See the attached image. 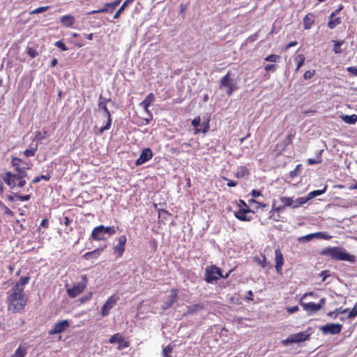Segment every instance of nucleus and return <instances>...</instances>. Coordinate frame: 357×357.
Segmentation results:
<instances>
[{"instance_id":"nucleus-43","label":"nucleus","mask_w":357,"mask_h":357,"mask_svg":"<svg viewBox=\"0 0 357 357\" xmlns=\"http://www.w3.org/2000/svg\"><path fill=\"white\" fill-rule=\"evenodd\" d=\"M122 0H115L110 3H106L104 6L105 8L107 9V12L108 11L109 8H114L117 6H119Z\"/></svg>"},{"instance_id":"nucleus-39","label":"nucleus","mask_w":357,"mask_h":357,"mask_svg":"<svg viewBox=\"0 0 357 357\" xmlns=\"http://www.w3.org/2000/svg\"><path fill=\"white\" fill-rule=\"evenodd\" d=\"M333 51L335 54H339L342 52V50L340 49V46L343 44V40H333Z\"/></svg>"},{"instance_id":"nucleus-36","label":"nucleus","mask_w":357,"mask_h":357,"mask_svg":"<svg viewBox=\"0 0 357 357\" xmlns=\"http://www.w3.org/2000/svg\"><path fill=\"white\" fill-rule=\"evenodd\" d=\"M312 235V239L314 238H321V239H330L331 238L326 232L319 231L316 233L310 234Z\"/></svg>"},{"instance_id":"nucleus-20","label":"nucleus","mask_w":357,"mask_h":357,"mask_svg":"<svg viewBox=\"0 0 357 357\" xmlns=\"http://www.w3.org/2000/svg\"><path fill=\"white\" fill-rule=\"evenodd\" d=\"M314 23V15L312 13H307L303 17V26L305 29H310Z\"/></svg>"},{"instance_id":"nucleus-64","label":"nucleus","mask_w":357,"mask_h":357,"mask_svg":"<svg viewBox=\"0 0 357 357\" xmlns=\"http://www.w3.org/2000/svg\"><path fill=\"white\" fill-rule=\"evenodd\" d=\"M250 195L253 198H257L261 195V192L257 190H252Z\"/></svg>"},{"instance_id":"nucleus-35","label":"nucleus","mask_w":357,"mask_h":357,"mask_svg":"<svg viewBox=\"0 0 357 357\" xmlns=\"http://www.w3.org/2000/svg\"><path fill=\"white\" fill-rule=\"evenodd\" d=\"M204 304H202V303H197V304L193 305L188 308V314H194V313L204 309Z\"/></svg>"},{"instance_id":"nucleus-42","label":"nucleus","mask_w":357,"mask_h":357,"mask_svg":"<svg viewBox=\"0 0 357 357\" xmlns=\"http://www.w3.org/2000/svg\"><path fill=\"white\" fill-rule=\"evenodd\" d=\"M280 59V56L279 55L273 54H270V55L267 56L264 59V60L266 61H268V62L276 63Z\"/></svg>"},{"instance_id":"nucleus-41","label":"nucleus","mask_w":357,"mask_h":357,"mask_svg":"<svg viewBox=\"0 0 357 357\" xmlns=\"http://www.w3.org/2000/svg\"><path fill=\"white\" fill-rule=\"evenodd\" d=\"M268 218L271 220H273L275 222H279L280 221V218H281V216H280V214H278V213H277L276 211H273L272 209L269 212V216Z\"/></svg>"},{"instance_id":"nucleus-32","label":"nucleus","mask_w":357,"mask_h":357,"mask_svg":"<svg viewBox=\"0 0 357 357\" xmlns=\"http://www.w3.org/2000/svg\"><path fill=\"white\" fill-rule=\"evenodd\" d=\"M280 201L282 202V205L287 207H291L293 206V198L289 197H280Z\"/></svg>"},{"instance_id":"nucleus-19","label":"nucleus","mask_w":357,"mask_h":357,"mask_svg":"<svg viewBox=\"0 0 357 357\" xmlns=\"http://www.w3.org/2000/svg\"><path fill=\"white\" fill-rule=\"evenodd\" d=\"M60 22L63 26L68 28L72 27L74 25L75 19L73 15L69 14L61 17Z\"/></svg>"},{"instance_id":"nucleus-44","label":"nucleus","mask_w":357,"mask_h":357,"mask_svg":"<svg viewBox=\"0 0 357 357\" xmlns=\"http://www.w3.org/2000/svg\"><path fill=\"white\" fill-rule=\"evenodd\" d=\"M50 8V6H41L38 7L30 12L31 15L38 14L47 11Z\"/></svg>"},{"instance_id":"nucleus-46","label":"nucleus","mask_w":357,"mask_h":357,"mask_svg":"<svg viewBox=\"0 0 357 357\" xmlns=\"http://www.w3.org/2000/svg\"><path fill=\"white\" fill-rule=\"evenodd\" d=\"M357 316V303L355 304L351 310L349 312L347 317L349 319H353Z\"/></svg>"},{"instance_id":"nucleus-10","label":"nucleus","mask_w":357,"mask_h":357,"mask_svg":"<svg viewBox=\"0 0 357 357\" xmlns=\"http://www.w3.org/2000/svg\"><path fill=\"white\" fill-rule=\"evenodd\" d=\"M310 334L306 332H299L298 333L289 335L286 340H282V343H296L305 341L309 339Z\"/></svg>"},{"instance_id":"nucleus-34","label":"nucleus","mask_w":357,"mask_h":357,"mask_svg":"<svg viewBox=\"0 0 357 357\" xmlns=\"http://www.w3.org/2000/svg\"><path fill=\"white\" fill-rule=\"evenodd\" d=\"M262 259H260L259 257L255 256L253 258V260L257 262L261 268H264L266 267V257L265 255H261Z\"/></svg>"},{"instance_id":"nucleus-62","label":"nucleus","mask_w":357,"mask_h":357,"mask_svg":"<svg viewBox=\"0 0 357 357\" xmlns=\"http://www.w3.org/2000/svg\"><path fill=\"white\" fill-rule=\"evenodd\" d=\"M339 314H341V313L338 312L337 308L334 311H331V312H328L327 315L328 317H331L336 318Z\"/></svg>"},{"instance_id":"nucleus-29","label":"nucleus","mask_w":357,"mask_h":357,"mask_svg":"<svg viewBox=\"0 0 357 357\" xmlns=\"http://www.w3.org/2000/svg\"><path fill=\"white\" fill-rule=\"evenodd\" d=\"M326 186H325L322 190H313L310 192L308 193V195L306 196L308 201L317 196H319L322 194H324L326 190Z\"/></svg>"},{"instance_id":"nucleus-4","label":"nucleus","mask_w":357,"mask_h":357,"mask_svg":"<svg viewBox=\"0 0 357 357\" xmlns=\"http://www.w3.org/2000/svg\"><path fill=\"white\" fill-rule=\"evenodd\" d=\"M82 281L75 284L71 288L67 289V294L71 298L77 297L81 294L86 288L88 284V278L86 275H82Z\"/></svg>"},{"instance_id":"nucleus-28","label":"nucleus","mask_w":357,"mask_h":357,"mask_svg":"<svg viewBox=\"0 0 357 357\" xmlns=\"http://www.w3.org/2000/svg\"><path fill=\"white\" fill-rule=\"evenodd\" d=\"M307 202H308V199H307V197H298V198L296 199L295 200L293 199L294 204H293V206H291V207L294 208H298L301 206L307 203Z\"/></svg>"},{"instance_id":"nucleus-13","label":"nucleus","mask_w":357,"mask_h":357,"mask_svg":"<svg viewBox=\"0 0 357 357\" xmlns=\"http://www.w3.org/2000/svg\"><path fill=\"white\" fill-rule=\"evenodd\" d=\"M153 152L150 148L142 150L139 157L135 161L136 166H140L153 158Z\"/></svg>"},{"instance_id":"nucleus-11","label":"nucleus","mask_w":357,"mask_h":357,"mask_svg":"<svg viewBox=\"0 0 357 357\" xmlns=\"http://www.w3.org/2000/svg\"><path fill=\"white\" fill-rule=\"evenodd\" d=\"M342 328L340 324H327L321 327V331L324 334L337 335L339 334Z\"/></svg>"},{"instance_id":"nucleus-26","label":"nucleus","mask_w":357,"mask_h":357,"mask_svg":"<svg viewBox=\"0 0 357 357\" xmlns=\"http://www.w3.org/2000/svg\"><path fill=\"white\" fill-rule=\"evenodd\" d=\"M133 1H134L132 0H126L114 14V19H118L120 17L121 14L125 10V9Z\"/></svg>"},{"instance_id":"nucleus-57","label":"nucleus","mask_w":357,"mask_h":357,"mask_svg":"<svg viewBox=\"0 0 357 357\" xmlns=\"http://www.w3.org/2000/svg\"><path fill=\"white\" fill-rule=\"evenodd\" d=\"M4 213L7 215L13 217L14 215L13 211H12L8 206L3 205Z\"/></svg>"},{"instance_id":"nucleus-63","label":"nucleus","mask_w":357,"mask_h":357,"mask_svg":"<svg viewBox=\"0 0 357 357\" xmlns=\"http://www.w3.org/2000/svg\"><path fill=\"white\" fill-rule=\"evenodd\" d=\"M308 165H316L321 162V160H315L313 158H309L307 160Z\"/></svg>"},{"instance_id":"nucleus-53","label":"nucleus","mask_w":357,"mask_h":357,"mask_svg":"<svg viewBox=\"0 0 357 357\" xmlns=\"http://www.w3.org/2000/svg\"><path fill=\"white\" fill-rule=\"evenodd\" d=\"M312 240V235H310V234H307L305 236H301L298 238V241L299 242H307V241H310Z\"/></svg>"},{"instance_id":"nucleus-37","label":"nucleus","mask_w":357,"mask_h":357,"mask_svg":"<svg viewBox=\"0 0 357 357\" xmlns=\"http://www.w3.org/2000/svg\"><path fill=\"white\" fill-rule=\"evenodd\" d=\"M342 119L344 122L349 124H354L357 121V115H345L342 117Z\"/></svg>"},{"instance_id":"nucleus-14","label":"nucleus","mask_w":357,"mask_h":357,"mask_svg":"<svg viewBox=\"0 0 357 357\" xmlns=\"http://www.w3.org/2000/svg\"><path fill=\"white\" fill-rule=\"evenodd\" d=\"M255 213V212L250 208H239L234 212V216L241 221L248 222L252 220V217L249 213Z\"/></svg>"},{"instance_id":"nucleus-60","label":"nucleus","mask_w":357,"mask_h":357,"mask_svg":"<svg viewBox=\"0 0 357 357\" xmlns=\"http://www.w3.org/2000/svg\"><path fill=\"white\" fill-rule=\"evenodd\" d=\"M172 352V348L169 346L166 347L163 349V354L165 357H172L171 356H169V353Z\"/></svg>"},{"instance_id":"nucleus-5","label":"nucleus","mask_w":357,"mask_h":357,"mask_svg":"<svg viewBox=\"0 0 357 357\" xmlns=\"http://www.w3.org/2000/svg\"><path fill=\"white\" fill-rule=\"evenodd\" d=\"M220 277H222V270L215 265H211L206 267L204 274V280L207 283H213Z\"/></svg>"},{"instance_id":"nucleus-55","label":"nucleus","mask_w":357,"mask_h":357,"mask_svg":"<svg viewBox=\"0 0 357 357\" xmlns=\"http://www.w3.org/2000/svg\"><path fill=\"white\" fill-rule=\"evenodd\" d=\"M286 310L289 314H293L298 312L299 310V307L298 306L295 305L292 307H287Z\"/></svg>"},{"instance_id":"nucleus-21","label":"nucleus","mask_w":357,"mask_h":357,"mask_svg":"<svg viewBox=\"0 0 357 357\" xmlns=\"http://www.w3.org/2000/svg\"><path fill=\"white\" fill-rule=\"evenodd\" d=\"M28 347L20 344L10 357H25L27 354Z\"/></svg>"},{"instance_id":"nucleus-12","label":"nucleus","mask_w":357,"mask_h":357,"mask_svg":"<svg viewBox=\"0 0 357 357\" xmlns=\"http://www.w3.org/2000/svg\"><path fill=\"white\" fill-rule=\"evenodd\" d=\"M178 290L177 289H172L170 290V295L168 296L167 300L163 303L162 309L166 310L172 307L173 304L178 300Z\"/></svg>"},{"instance_id":"nucleus-15","label":"nucleus","mask_w":357,"mask_h":357,"mask_svg":"<svg viewBox=\"0 0 357 357\" xmlns=\"http://www.w3.org/2000/svg\"><path fill=\"white\" fill-rule=\"evenodd\" d=\"M69 326L70 324L68 320H63L56 323L54 327L49 331L48 333L50 335L61 333L65 331L69 327Z\"/></svg>"},{"instance_id":"nucleus-2","label":"nucleus","mask_w":357,"mask_h":357,"mask_svg":"<svg viewBox=\"0 0 357 357\" xmlns=\"http://www.w3.org/2000/svg\"><path fill=\"white\" fill-rule=\"evenodd\" d=\"M22 162V160L21 158L12 157L11 164L17 173L13 174L10 172L5 173L3 180L11 189L15 187L22 188L26 185V182L24 178L27 176V174L20 167Z\"/></svg>"},{"instance_id":"nucleus-30","label":"nucleus","mask_w":357,"mask_h":357,"mask_svg":"<svg viewBox=\"0 0 357 357\" xmlns=\"http://www.w3.org/2000/svg\"><path fill=\"white\" fill-rule=\"evenodd\" d=\"M328 26L329 29H333L335 28L337 25L340 24L342 21L340 17H333L332 19H328Z\"/></svg>"},{"instance_id":"nucleus-22","label":"nucleus","mask_w":357,"mask_h":357,"mask_svg":"<svg viewBox=\"0 0 357 357\" xmlns=\"http://www.w3.org/2000/svg\"><path fill=\"white\" fill-rule=\"evenodd\" d=\"M109 101H110L109 98H105L100 95L98 99V109L102 110L104 112H107L109 109L107 108V104Z\"/></svg>"},{"instance_id":"nucleus-23","label":"nucleus","mask_w":357,"mask_h":357,"mask_svg":"<svg viewBox=\"0 0 357 357\" xmlns=\"http://www.w3.org/2000/svg\"><path fill=\"white\" fill-rule=\"evenodd\" d=\"M155 98L154 94L153 93H150L148 96L144 98V100L140 103L146 110L148 109L149 107L153 102Z\"/></svg>"},{"instance_id":"nucleus-9","label":"nucleus","mask_w":357,"mask_h":357,"mask_svg":"<svg viewBox=\"0 0 357 357\" xmlns=\"http://www.w3.org/2000/svg\"><path fill=\"white\" fill-rule=\"evenodd\" d=\"M109 342L110 344L118 343L119 345L117 349L119 350L127 348L130 346V341L126 340V338L120 333H116L112 335L109 339Z\"/></svg>"},{"instance_id":"nucleus-52","label":"nucleus","mask_w":357,"mask_h":357,"mask_svg":"<svg viewBox=\"0 0 357 357\" xmlns=\"http://www.w3.org/2000/svg\"><path fill=\"white\" fill-rule=\"evenodd\" d=\"M273 211H276L277 213L280 214V212L283 211L285 209V207L283 205L276 206L275 203L272 205V208Z\"/></svg>"},{"instance_id":"nucleus-33","label":"nucleus","mask_w":357,"mask_h":357,"mask_svg":"<svg viewBox=\"0 0 357 357\" xmlns=\"http://www.w3.org/2000/svg\"><path fill=\"white\" fill-rule=\"evenodd\" d=\"M38 150V144H35L34 146H30V149H27L24 151V155L26 157H33L35 155Z\"/></svg>"},{"instance_id":"nucleus-18","label":"nucleus","mask_w":357,"mask_h":357,"mask_svg":"<svg viewBox=\"0 0 357 357\" xmlns=\"http://www.w3.org/2000/svg\"><path fill=\"white\" fill-rule=\"evenodd\" d=\"M299 303L302 306L303 309L306 311L308 314H312V313L320 310L319 306L313 302L304 303L302 300H300Z\"/></svg>"},{"instance_id":"nucleus-24","label":"nucleus","mask_w":357,"mask_h":357,"mask_svg":"<svg viewBox=\"0 0 357 357\" xmlns=\"http://www.w3.org/2000/svg\"><path fill=\"white\" fill-rule=\"evenodd\" d=\"M250 174L249 169L245 166H241L238 168L235 176L238 178H242Z\"/></svg>"},{"instance_id":"nucleus-1","label":"nucleus","mask_w":357,"mask_h":357,"mask_svg":"<svg viewBox=\"0 0 357 357\" xmlns=\"http://www.w3.org/2000/svg\"><path fill=\"white\" fill-rule=\"evenodd\" d=\"M29 276L22 277L19 282L7 292L8 310L12 313H20L24 311L28 301L24 293V287L29 282Z\"/></svg>"},{"instance_id":"nucleus-38","label":"nucleus","mask_w":357,"mask_h":357,"mask_svg":"<svg viewBox=\"0 0 357 357\" xmlns=\"http://www.w3.org/2000/svg\"><path fill=\"white\" fill-rule=\"evenodd\" d=\"M47 130H44L43 132H40V131H37L36 132V135H35V137L33 138V141L36 140V141H40L45 138H46V137L47 136Z\"/></svg>"},{"instance_id":"nucleus-59","label":"nucleus","mask_w":357,"mask_h":357,"mask_svg":"<svg viewBox=\"0 0 357 357\" xmlns=\"http://www.w3.org/2000/svg\"><path fill=\"white\" fill-rule=\"evenodd\" d=\"M347 72L354 76H357V68L354 66H350L347 68Z\"/></svg>"},{"instance_id":"nucleus-27","label":"nucleus","mask_w":357,"mask_h":357,"mask_svg":"<svg viewBox=\"0 0 357 357\" xmlns=\"http://www.w3.org/2000/svg\"><path fill=\"white\" fill-rule=\"evenodd\" d=\"M105 116L107 119V123L105 126H102L100 128L99 130V132L100 134H102L104 131L105 130H107L110 128L111 127V125H112V116H111V113L109 112V110L108 109V112H105Z\"/></svg>"},{"instance_id":"nucleus-3","label":"nucleus","mask_w":357,"mask_h":357,"mask_svg":"<svg viewBox=\"0 0 357 357\" xmlns=\"http://www.w3.org/2000/svg\"><path fill=\"white\" fill-rule=\"evenodd\" d=\"M115 233L116 230L114 227H105L101 225L93 228L91 237L95 241H102L105 239V234H108L109 236H112Z\"/></svg>"},{"instance_id":"nucleus-7","label":"nucleus","mask_w":357,"mask_h":357,"mask_svg":"<svg viewBox=\"0 0 357 357\" xmlns=\"http://www.w3.org/2000/svg\"><path fill=\"white\" fill-rule=\"evenodd\" d=\"M330 256L336 260L347 261L353 262L354 261V256L351 255L346 252L342 251L338 248H333L328 251Z\"/></svg>"},{"instance_id":"nucleus-45","label":"nucleus","mask_w":357,"mask_h":357,"mask_svg":"<svg viewBox=\"0 0 357 357\" xmlns=\"http://www.w3.org/2000/svg\"><path fill=\"white\" fill-rule=\"evenodd\" d=\"M93 292L89 291L88 292L85 296L81 297L79 301L81 303H84L89 301H90L92 298L93 296Z\"/></svg>"},{"instance_id":"nucleus-49","label":"nucleus","mask_w":357,"mask_h":357,"mask_svg":"<svg viewBox=\"0 0 357 357\" xmlns=\"http://www.w3.org/2000/svg\"><path fill=\"white\" fill-rule=\"evenodd\" d=\"M27 54L31 58H35L38 55L37 50L34 48L29 47L27 50Z\"/></svg>"},{"instance_id":"nucleus-8","label":"nucleus","mask_w":357,"mask_h":357,"mask_svg":"<svg viewBox=\"0 0 357 357\" xmlns=\"http://www.w3.org/2000/svg\"><path fill=\"white\" fill-rule=\"evenodd\" d=\"M118 300L119 297L116 295H112L108 298L100 310L102 317H107L109 314L110 310L116 305Z\"/></svg>"},{"instance_id":"nucleus-51","label":"nucleus","mask_w":357,"mask_h":357,"mask_svg":"<svg viewBox=\"0 0 357 357\" xmlns=\"http://www.w3.org/2000/svg\"><path fill=\"white\" fill-rule=\"evenodd\" d=\"M343 9V6L342 4L340 5V6L335 9L334 11H333L331 15L328 17V19H332L334 17H335Z\"/></svg>"},{"instance_id":"nucleus-50","label":"nucleus","mask_w":357,"mask_h":357,"mask_svg":"<svg viewBox=\"0 0 357 357\" xmlns=\"http://www.w3.org/2000/svg\"><path fill=\"white\" fill-rule=\"evenodd\" d=\"M55 46H56L57 47L61 49V50H62V51H67L68 50V47H66L65 43L63 42H62L61 40L56 41L55 43Z\"/></svg>"},{"instance_id":"nucleus-31","label":"nucleus","mask_w":357,"mask_h":357,"mask_svg":"<svg viewBox=\"0 0 357 357\" xmlns=\"http://www.w3.org/2000/svg\"><path fill=\"white\" fill-rule=\"evenodd\" d=\"M100 252H101L100 249H96L91 252H86L84 255L83 257L86 260H89L91 259V257H92L97 258L100 255Z\"/></svg>"},{"instance_id":"nucleus-47","label":"nucleus","mask_w":357,"mask_h":357,"mask_svg":"<svg viewBox=\"0 0 357 357\" xmlns=\"http://www.w3.org/2000/svg\"><path fill=\"white\" fill-rule=\"evenodd\" d=\"M315 75V70H309L305 72L303 77L305 79H310Z\"/></svg>"},{"instance_id":"nucleus-61","label":"nucleus","mask_w":357,"mask_h":357,"mask_svg":"<svg viewBox=\"0 0 357 357\" xmlns=\"http://www.w3.org/2000/svg\"><path fill=\"white\" fill-rule=\"evenodd\" d=\"M298 44L297 41L294 40V41H291L290 43H289L284 48V51H287L288 50L290 47H292L294 46H296V45Z\"/></svg>"},{"instance_id":"nucleus-6","label":"nucleus","mask_w":357,"mask_h":357,"mask_svg":"<svg viewBox=\"0 0 357 357\" xmlns=\"http://www.w3.org/2000/svg\"><path fill=\"white\" fill-rule=\"evenodd\" d=\"M231 72L228 71L227 74L220 79V88H226V93L229 96H230L232 94V93L237 89L236 84L235 83L234 80L231 77Z\"/></svg>"},{"instance_id":"nucleus-16","label":"nucleus","mask_w":357,"mask_h":357,"mask_svg":"<svg viewBox=\"0 0 357 357\" xmlns=\"http://www.w3.org/2000/svg\"><path fill=\"white\" fill-rule=\"evenodd\" d=\"M284 256L280 249H276L275 250V267L277 273L282 274V267L284 265Z\"/></svg>"},{"instance_id":"nucleus-17","label":"nucleus","mask_w":357,"mask_h":357,"mask_svg":"<svg viewBox=\"0 0 357 357\" xmlns=\"http://www.w3.org/2000/svg\"><path fill=\"white\" fill-rule=\"evenodd\" d=\"M126 241L127 238L125 235L119 237L118 243L114 247V251L118 257H121L123 255Z\"/></svg>"},{"instance_id":"nucleus-58","label":"nucleus","mask_w":357,"mask_h":357,"mask_svg":"<svg viewBox=\"0 0 357 357\" xmlns=\"http://www.w3.org/2000/svg\"><path fill=\"white\" fill-rule=\"evenodd\" d=\"M106 12H107V9L105 8V6H104L103 8L98 9V10H91L90 12H88L87 14L93 15V14H96V13H106Z\"/></svg>"},{"instance_id":"nucleus-48","label":"nucleus","mask_w":357,"mask_h":357,"mask_svg":"<svg viewBox=\"0 0 357 357\" xmlns=\"http://www.w3.org/2000/svg\"><path fill=\"white\" fill-rule=\"evenodd\" d=\"M14 197L21 202L28 201L31 199L30 195H20L18 194H15Z\"/></svg>"},{"instance_id":"nucleus-40","label":"nucleus","mask_w":357,"mask_h":357,"mask_svg":"<svg viewBox=\"0 0 357 357\" xmlns=\"http://www.w3.org/2000/svg\"><path fill=\"white\" fill-rule=\"evenodd\" d=\"M199 124H200V117L199 116L195 117L192 121V125L195 128V134H198V133L201 132V129H199L197 128L199 126Z\"/></svg>"},{"instance_id":"nucleus-25","label":"nucleus","mask_w":357,"mask_h":357,"mask_svg":"<svg viewBox=\"0 0 357 357\" xmlns=\"http://www.w3.org/2000/svg\"><path fill=\"white\" fill-rule=\"evenodd\" d=\"M305 56L303 54H296L294 56V61L296 63V68L295 71L298 72L301 66L305 63Z\"/></svg>"},{"instance_id":"nucleus-56","label":"nucleus","mask_w":357,"mask_h":357,"mask_svg":"<svg viewBox=\"0 0 357 357\" xmlns=\"http://www.w3.org/2000/svg\"><path fill=\"white\" fill-rule=\"evenodd\" d=\"M294 137V134H289L286 137L284 140L285 146H287L292 143L293 138Z\"/></svg>"},{"instance_id":"nucleus-54","label":"nucleus","mask_w":357,"mask_h":357,"mask_svg":"<svg viewBox=\"0 0 357 357\" xmlns=\"http://www.w3.org/2000/svg\"><path fill=\"white\" fill-rule=\"evenodd\" d=\"M276 69H277V66L275 64H267L264 67V70L266 72H268V71L274 72L276 70Z\"/></svg>"}]
</instances>
